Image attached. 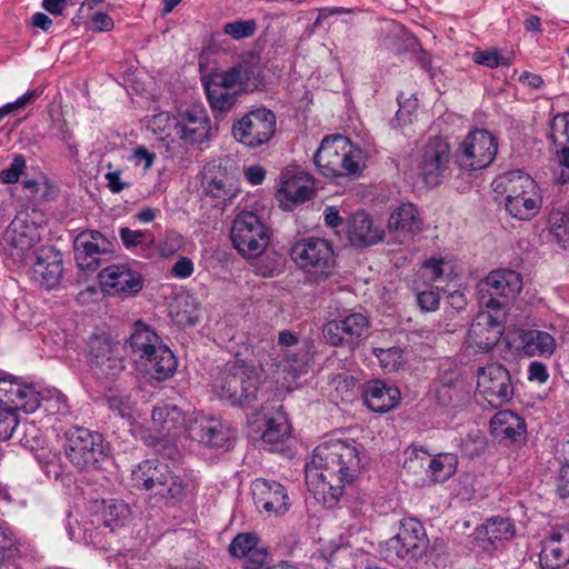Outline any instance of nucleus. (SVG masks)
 <instances>
[{"label": "nucleus", "mask_w": 569, "mask_h": 569, "mask_svg": "<svg viewBox=\"0 0 569 569\" xmlns=\"http://www.w3.org/2000/svg\"><path fill=\"white\" fill-rule=\"evenodd\" d=\"M368 462L363 446L352 438L330 437L313 450L306 466V482L315 496L332 507Z\"/></svg>", "instance_id": "1"}, {"label": "nucleus", "mask_w": 569, "mask_h": 569, "mask_svg": "<svg viewBox=\"0 0 569 569\" xmlns=\"http://www.w3.org/2000/svg\"><path fill=\"white\" fill-rule=\"evenodd\" d=\"M493 190L506 194V210L519 220H529L538 214L542 198L537 183L520 170L505 172L493 182Z\"/></svg>", "instance_id": "2"}, {"label": "nucleus", "mask_w": 569, "mask_h": 569, "mask_svg": "<svg viewBox=\"0 0 569 569\" xmlns=\"http://www.w3.org/2000/svg\"><path fill=\"white\" fill-rule=\"evenodd\" d=\"M131 482L134 488L153 492L166 501L181 500L186 493L183 479L156 458L138 463L131 472Z\"/></svg>", "instance_id": "3"}, {"label": "nucleus", "mask_w": 569, "mask_h": 569, "mask_svg": "<svg viewBox=\"0 0 569 569\" xmlns=\"http://www.w3.org/2000/svg\"><path fill=\"white\" fill-rule=\"evenodd\" d=\"M39 395L33 386L17 379H0V441L9 440L19 426L17 412H34Z\"/></svg>", "instance_id": "4"}, {"label": "nucleus", "mask_w": 569, "mask_h": 569, "mask_svg": "<svg viewBox=\"0 0 569 569\" xmlns=\"http://www.w3.org/2000/svg\"><path fill=\"white\" fill-rule=\"evenodd\" d=\"M271 229L252 211H241L232 221L230 238L237 251L247 258H257L270 242Z\"/></svg>", "instance_id": "5"}, {"label": "nucleus", "mask_w": 569, "mask_h": 569, "mask_svg": "<svg viewBox=\"0 0 569 569\" xmlns=\"http://www.w3.org/2000/svg\"><path fill=\"white\" fill-rule=\"evenodd\" d=\"M313 161L325 177L333 178L360 172L359 162L352 156V146L349 139L341 134L326 137L315 153Z\"/></svg>", "instance_id": "6"}, {"label": "nucleus", "mask_w": 569, "mask_h": 569, "mask_svg": "<svg viewBox=\"0 0 569 569\" xmlns=\"http://www.w3.org/2000/svg\"><path fill=\"white\" fill-rule=\"evenodd\" d=\"M40 239L39 227L30 220L29 214L19 213L6 228L0 243L4 254L20 266L33 259Z\"/></svg>", "instance_id": "7"}, {"label": "nucleus", "mask_w": 569, "mask_h": 569, "mask_svg": "<svg viewBox=\"0 0 569 569\" xmlns=\"http://www.w3.org/2000/svg\"><path fill=\"white\" fill-rule=\"evenodd\" d=\"M428 547L429 539L423 525L416 518H403L398 532L386 541L385 557L390 561L416 560L427 552Z\"/></svg>", "instance_id": "8"}, {"label": "nucleus", "mask_w": 569, "mask_h": 569, "mask_svg": "<svg viewBox=\"0 0 569 569\" xmlns=\"http://www.w3.org/2000/svg\"><path fill=\"white\" fill-rule=\"evenodd\" d=\"M64 453L77 469L89 470L106 458L107 446L100 433L76 428L67 432Z\"/></svg>", "instance_id": "9"}, {"label": "nucleus", "mask_w": 569, "mask_h": 569, "mask_svg": "<svg viewBox=\"0 0 569 569\" xmlns=\"http://www.w3.org/2000/svg\"><path fill=\"white\" fill-rule=\"evenodd\" d=\"M290 254L300 269L316 278H327L336 266L332 246L322 238H308L296 242Z\"/></svg>", "instance_id": "10"}, {"label": "nucleus", "mask_w": 569, "mask_h": 569, "mask_svg": "<svg viewBox=\"0 0 569 569\" xmlns=\"http://www.w3.org/2000/svg\"><path fill=\"white\" fill-rule=\"evenodd\" d=\"M162 123L173 127L176 134L188 143H200L209 137L210 123L206 110L200 106H188L178 111V117L161 112L153 117V128L160 129Z\"/></svg>", "instance_id": "11"}, {"label": "nucleus", "mask_w": 569, "mask_h": 569, "mask_svg": "<svg viewBox=\"0 0 569 569\" xmlns=\"http://www.w3.org/2000/svg\"><path fill=\"white\" fill-rule=\"evenodd\" d=\"M276 114L267 108L249 111L232 126L234 139L248 148L268 143L276 133Z\"/></svg>", "instance_id": "12"}, {"label": "nucleus", "mask_w": 569, "mask_h": 569, "mask_svg": "<svg viewBox=\"0 0 569 569\" xmlns=\"http://www.w3.org/2000/svg\"><path fill=\"white\" fill-rule=\"evenodd\" d=\"M521 289L522 277L519 272L510 269L491 271L479 284L481 303L489 309H501L515 299Z\"/></svg>", "instance_id": "13"}, {"label": "nucleus", "mask_w": 569, "mask_h": 569, "mask_svg": "<svg viewBox=\"0 0 569 569\" xmlns=\"http://www.w3.org/2000/svg\"><path fill=\"white\" fill-rule=\"evenodd\" d=\"M369 326L367 316L361 312H352L343 318L326 322L322 327V336L328 345L346 347L352 351L368 336Z\"/></svg>", "instance_id": "14"}, {"label": "nucleus", "mask_w": 569, "mask_h": 569, "mask_svg": "<svg viewBox=\"0 0 569 569\" xmlns=\"http://www.w3.org/2000/svg\"><path fill=\"white\" fill-rule=\"evenodd\" d=\"M497 150V140L489 131L475 130L461 142L456 162L462 169L480 170L493 161Z\"/></svg>", "instance_id": "15"}, {"label": "nucleus", "mask_w": 569, "mask_h": 569, "mask_svg": "<svg viewBox=\"0 0 569 569\" xmlns=\"http://www.w3.org/2000/svg\"><path fill=\"white\" fill-rule=\"evenodd\" d=\"M477 392L492 407H500L509 402L513 397L510 372L497 362L479 367Z\"/></svg>", "instance_id": "16"}, {"label": "nucleus", "mask_w": 569, "mask_h": 569, "mask_svg": "<svg viewBox=\"0 0 569 569\" xmlns=\"http://www.w3.org/2000/svg\"><path fill=\"white\" fill-rule=\"evenodd\" d=\"M450 160L449 143L440 137H433L422 148L417 164L419 176L427 186L437 187L442 182L449 169Z\"/></svg>", "instance_id": "17"}, {"label": "nucleus", "mask_w": 569, "mask_h": 569, "mask_svg": "<svg viewBox=\"0 0 569 569\" xmlns=\"http://www.w3.org/2000/svg\"><path fill=\"white\" fill-rule=\"evenodd\" d=\"M258 383L257 375L248 368L223 371L220 376L219 397L232 406H247L256 399Z\"/></svg>", "instance_id": "18"}, {"label": "nucleus", "mask_w": 569, "mask_h": 569, "mask_svg": "<svg viewBox=\"0 0 569 569\" xmlns=\"http://www.w3.org/2000/svg\"><path fill=\"white\" fill-rule=\"evenodd\" d=\"M87 353L92 366L106 377H117L124 368V359L118 355V347L106 333H93L87 342Z\"/></svg>", "instance_id": "19"}, {"label": "nucleus", "mask_w": 569, "mask_h": 569, "mask_svg": "<svg viewBox=\"0 0 569 569\" xmlns=\"http://www.w3.org/2000/svg\"><path fill=\"white\" fill-rule=\"evenodd\" d=\"M251 74L249 67L237 66L220 76V83H216V112L227 113L234 108Z\"/></svg>", "instance_id": "20"}, {"label": "nucleus", "mask_w": 569, "mask_h": 569, "mask_svg": "<svg viewBox=\"0 0 569 569\" xmlns=\"http://www.w3.org/2000/svg\"><path fill=\"white\" fill-rule=\"evenodd\" d=\"M98 278L103 291L110 296L136 295L143 287L142 277L126 264L108 266Z\"/></svg>", "instance_id": "21"}, {"label": "nucleus", "mask_w": 569, "mask_h": 569, "mask_svg": "<svg viewBox=\"0 0 569 569\" xmlns=\"http://www.w3.org/2000/svg\"><path fill=\"white\" fill-rule=\"evenodd\" d=\"M253 502L268 515H283L289 509L287 489L274 480L256 479L251 485Z\"/></svg>", "instance_id": "22"}, {"label": "nucleus", "mask_w": 569, "mask_h": 569, "mask_svg": "<svg viewBox=\"0 0 569 569\" xmlns=\"http://www.w3.org/2000/svg\"><path fill=\"white\" fill-rule=\"evenodd\" d=\"M31 264V279L46 289L54 288L62 277V258L51 247L37 249Z\"/></svg>", "instance_id": "23"}, {"label": "nucleus", "mask_w": 569, "mask_h": 569, "mask_svg": "<svg viewBox=\"0 0 569 569\" xmlns=\"http://www.w3.org/2000/svg\"><path fill=\"white\" fill-rule=\"evenodd\" d=\"M501 333V323L489 312H480L470 325L468 341L480 351L488 352L497 345Z\"/></svg>", "instance_id": "24"}, {"label": "nucleus", "mask_w": 569, "mask_h": 569, "mask_svg": "<svg viewBox=\"0 0 569 569\" xmlns=\"http://www.w3.org/2000/svg\"><path fill=\"white\" fill-rule=\"evenodd\" d=\"M313 194L312 179L305 172L288 178L278 191L280 206L283 210H292L296 204L310 200Z\"/></svg>", "instance_id": "25"}, {"label": "nucleus", "mask_w": 569, "mask_h": 569, "mask_svg": "<svg viewBox=\"0 0 569 569\" xmlns=\"http://www.w3.org/2000/svg\"><path fill=\"white\" fill-rule=\"evenodd\" d=\"M137 366L151 379L164 381L174 375L178 361L170 348L163 343Z\"/></svg>", "instance_id": "26"}, {"label": "nucleus", "mask_w": 569, "mask_h": 569, "mask_svg": "<svg viewBox=\"0 0 569 569\" xmlns=\"http://www.w3.org/2000/svg\"><path fill=\"white\" fill-rule=\"evenodd\" d=\"M107 240L99 231H84L74 240L76 260L82 269L96 270L98 256L106 251Z\"/></svg>", "instance_id": "27"}, {"label": "nucleus", "mask_w": 569, "mask_h": 569, "mask_svg": "<svg viewBox=\"0 0 569 569\" xmlns=\"http://www.w3.org/2000/svg\"><path fill=\"white\" fill-rule=\"evenodd\" d=\"M516 536V527L511 519L492 517L475 531V539L482 541L485 550L497 549V542L509 541Z\"/></svg>", "instance_id": "28"}, {"label": "nucleus", "mask_w": 569, "mask_h": 569, "mask_svg": "<svg viewBox=\"0 0 569 569\" xmlns=\"http://www.w3.org/2000/svg\"><path fill=\"white\" fill-rule=\"evenodd\" d=\"M490 432L500 442L513 443L525 435L526 422L511 410H502L491 418Z\"/></svg>", "instance_id": "29"}, {"label": "nucleus", "mask_w": 569, "mask_h": 569, "mask_svg": "<svg viewBox=\"0 0 569 569\" xmlns=\"http://www.w3.org/2000/svg\"><path fill=\"white\" fill-rule=\"evenodd\" d=\"M127 343L136 365L163 345L161 338L141 321L134 322Z\"/></svg>", "instance_id": "30"}, {"label": "nucleus", "mask_w": 569, "mask_h": 569, "mask_svg": "<svg viewBox=\"0 0 569 569\" xmlns=\"http://www.w3.org/2000/svg\"><path fill=\"white\" fill-rule=\"evenodd\" d=\"M399 400L400 391L397 387L381 380H372L366 386L365 402L375 412H387L393 409Z\"/></svg>", "instance_id": "31"}, {"label": "nucleus", "mask_w": 569, "mask_h": 569, "mask_svg": "<svg viewBox=\"0 0 569 569\" xmlns=\"http://www.w3.org/2000/svg\"><path fill=\"white\" fill-rule=\"evenodd\" d=\"M540 562L548 569H562L569 565V531L550 536L540 552Z\"/></svg>", "instance_id": "32"}, {"label": "nucleus", "mask_w": 569, "mask_h": 569, "mask_svg": "<svg viewBox=\"0 0 569 569\" xmlns=\"http://www.w3.org/2000/svg\"><path fill=\"white\" fill-rule=\"evenodd\" d=\"M348 238L355 247H370L382 240V233L373 228L372 219L365 212H356L348 227Z\"/></svg>", "instance_id": "33"}, {"label": "nucleus", "mask_w": 569, "mask_h": 569, "mask_svg": "<svg viewBox=\"0 0 569 569\" xmlns=\"http://www.w3.org/2000/svg\"><path fill=\"white\" fill-rule=\"evenodd\" d=\"M518 340L523 353L529 357H550L556 349L555 338L537 329L520 330Z\"/></svg>", "instance_id": "34"}, {"label": "nucleus", "mask_w": 569, "mask_h": 569, "mask_svg": "<svg viewBox=\"0 0 569 569\" xmlns=\"http://www.w3.org/2000/svg\"><path fill=\"white\" fill-rule=\"evenodd\" d=\"M418 209L412 203H403L389 217L388 227L403 238H409L421 230Z\"/></svg>", "instance_id": "35"}, {"label": "nucleus", "mask_w": 569, "mask_h": 569, "mask_svg": "<svg viewBox=\"0 0 569 569\" xmlns=\"http://www.w3.org/2000/svg\"><path fill=\"white\" fill-rule=\"evenodd\" d=\"M261 435L262 449L269 451L280 450L283 440L289 437L290 426L282 415L266 420Z\"/></svg>", "instance_id": "36"}, {"label": "nucleus", "mask_w": 569, "mask_h": 569, "mask_svg": "<svg viewBox=\"0 0 569 569\" xmlns=\"http://www.w3.org/2000/svg\"><path fill=\"white\" fill-rule=\"evenodd\" d=\"M433 392L437 402L443 407H455L468 395L463 381L459 378L441 380Z\"/></svg>", "instance_id": "37"}, {"label": "nucleus", "mask_w": 569, "mask_h": 569, "mask_svg": "<svg viewBox=\"0 0 569 569\" xmlns=\"http://www.w3.org/2000/svg\"><path fill=\"white\" fill-rule=\"evenodd\" d=\"M429 460H430V453L422 450V449H412L405 462H403V471L411 476V481L413 485H426L428 483V476H429Z\"/></svg>", "instance_id": "38"}, {"label": "nucleus", "mask_w": 569, "mask_h": 569, "mask_svg": "<svg viewBox=\"0 0 569 569\" xmlns=\"http://www.w3.org/2000/svg\"><path fill=\"white\" fill-rule=\"evenodd\" d=\"M457 465V456L453 453L430 455L428 483L446 481L456 472Z\"/></svg>", "instance_id": "39"}, {"label": "nucleus", "mask_w": 569, "mask_h": 569, "mask_svg": "<svg viewBox=\"0 0 569 569\" xmlns=\"http://www.w3.org/2000/svg\"><path fill=\"white\" fill-rule=\"evenodd\" d=\"M129 516V508L121 501H110L101 511L102 523L111 531L122 526Z\"/></svg>", "instance_id": "40"}, {"label": "nucleus", "mask_w": 569, "mask_h": 569, "mask_svg": "<svg viewBox=\"0 0 569 569\" xmlns=\"http://www.w3.org/2000/svg\"><path fill=\"white\" fill-rule=\"evenodd\" d=\"M39 395V407L50 415H64L68 412L67 398L58 390L37 391Z\"/></svg>", "instance_id": "41"}, {"label": "nucleus", "mask_w": 569, "mask_h": 569, "mask_svg": "<svg viewBox=\"0 0 569 569\" xmlns=\"http://www.w3.org/2000/svg\"><path fill=\"white\" fill-rule=\"evenodd\" d=\"M186 427L183 413L178 409L171 413L167 423L158 428V437L166 442H176L186 432Z\"/></svg>", "instance_id": "42"}, {"label": "nucleus", "mask_w": 569, "mask_h": 569, "mask_svg": "<svg viewBox=\"0 0 569 569\" xmlns=\"http://www.w3.org/2000/svg\"><path fill=\"white\" fill-rule=\"evenodd\" d=\"M188 437L194 441L202 443H211L213 439V427L211 426V419L204 417H196L186 427Z\"/></svg>", "instance_id": "43"}, {"label": "nucleus", "mask_w": 569, "mask_h": 569, "mask_svg": "<svg viewBox=\"0 0 569 569\" xmlns=\"http://www.w3.org/2000/svg\"><path fill=\"white\" fill-rule=\"evenodd\" d=\"M549 138L556 147H569V112L557 114L553 118Z\"/></svg>", "instance_id": "44"}, {"label": "nucleus", "mask_w": 569, "mask_h": 569, "mask_svg": "<svg viewBox=\"0 0 569 569\" xmlns=\"http://www.w3.org/2000/svg\"><path fill=\"white\" fill-rule=\"evenodd\" d=\"M373 353L379 360L381 368L387 372L398 370L403 363V353L398 347L387 349L375 348Z\"/></svg>", "instance_id": "45"}, {"label": "nucleus", "mask_w": 569, "mask_h": 569, "mask_svg": "<svg viewBox=\"0 0 569 569\" xmlns=\"http://www.w3.org/2000/svg\"><path fill=\"white\" fill-rule=\"evenodd\" d=\"M211 51L210 49L203 50L199 56V71L201 82L206 91L208 103L213 108V70L210 68Z\"/></svg>", "instance_id": "46"}, {"label": "nucleus", "mask_w": 569, "mask_h": 569, "mask_svg": "<svg viewBox=\"0 0 569 569\" xmlns=\"http://www.w3.org/2000/svg\"><path fill=\"white\" fill-rule=\"evenodd\" d=\"M310 356L306 348H299L296 352H286L283 355L284 370L292 372L295 376L307 372Z\"/></svg>", "instance_id": "47"}, {"label": "nucleus", "mask_w": 569, "mask_h": 569, "mask_svg": "<svg viewBox=\"0 0 569 569\" xmlns=\"http://www.w3.org/2000/svg\"><path fill=\"white\" fill-rule=\"evenodd\" d=\"M258 29L254 19L236 20L223 26V32L234 40H241L252 37Z\"/></svg>", "instance_id": "48"}, {"label": "nucleus", "mask_w": 569, "mask_h": 569, "mask_svg": "<svg viewBox=\"0 0 569 569\" xmlns=\"http://www.w3.org/2000/svg\"><path fill=\"white\" fill-rule=\"evenodd\" d=\"M258 546V537L256 533H239L229 545V552L237 558L248 555Z\"/></svg>", "instance_id": "49"}, {"label": "nucleus", "mask_w": 569, "mask_h": 569, "mask_svg": "<svg viewBox=\"0 0 569 569\" xmlns=\"http://www.w3.org/2000/svg\"><path fill=\"white\" fill-rule=\"evenodd\" d=\"M184 244V238L180 233L176 231H168L159 242V253L164 258L172 257L177 252L181 251Z\"/></svg>", "instance_id": "50"}, {"label": "nucleus", "mask_w": 569, "mask_h": 569, "mask_svg": "<svg viewBox=\"0 0 569 569\" xmlns=\"http://www.w3.org/2000/svg\"><path fill=\"white\" fill-rule=\"evenodd\" d=\"M237 430L232 428L227 421H219L216 426V448H221L224 451L233 448L236 442Z\"/></svg>", "instance_id": "51"}, {"label": "nucleus", "mask_w": 569, "mask_h": 569, "mask_svg": "<svg viewBox=\"0 0 569 569\" xmlns=\"http://www.w3.org/2000/svg\"><path fill=\"white\" fill-rule=\"evenodd\" d=\"M134 401L129 396H112L109 399L110 409L119 417L134 418Z\"/></svg>", "instance_id": "52"}, {"label": "nucleus", "mask_w": 569, "mask_h": 569, "mask_svg": "<svg viewBox=\"0 0 569 569\" xmlns=\"http://www.w3.org/2000/svg\"><path fill=\"white\" fill-rule=\"evenodd\" d=\"M473 61L478 64L488 68H497L498 66H509L510 59L501 57L497 49L476 51L472 57Z\"/></svg>", "instance_id": "53"}, {"label": "nucleus", "mask_w": 569, "mask_h": 569, "mask_svg": "<svg viewBox=\"0 0 569 569\" xmlns=\"http://www.w3.org/2000/svg\"><path fill=\"white\" fill-rule=\"evenodd\" d=\"M26 168V159L23 156L18 154L13 158L9 168L3 169L0 173L1 180L4 183H14L19 180L23 169Z\"/></svg>", "instance_id": "54"}, {"label": "nucleus", "mask_w": 569, "mask_h": 569, "mask_svg": "<svg viewBox=\"0 0 569 569\" xmlns=\"http://www.w3.org/2000/svg\"><path fill=\"white\" fill-rule=\"evenodd\" d=\"M556 162L558 183H569V147L556 151Z\"/></svg>", "instance_id": "55"}, {"label": "nucleus", "mask_w": 569, "mask_h": 569, "mask_svg": "<svg viewBox=\"0 0 569 569\" xmlns=\"http://www.w3.org/2000/svg\"><path fill=\"white\" fill-rule=\"evenodd\" d=\"M119 236L127 249L141 244L147 238V233L144 231L132 230L128 227L121 228L119 230Z\"/></svg>", "instance_id": "56"}, {"label": "nucleus", "mask_w": 569, "mask_h": 569, "mask_svg": "<svg viewBox=\"0 0 569 569\" xmlns=\"http://www.w3.org/2000/svg\"><path fill=\"white\" fill-rule=\"evenodd\" d=\"M267 551L264 549L254 547L248 555L242 556L244 558L243 568L244 569H259L261 568L267 560Z\"/></svg>", "instance_id": "57"}, {"label": "nucleus", "mask_w": 569, "mask_h": 569, "mask_svg": "<svg viewBox=\"0 0 569 569\" xmlns=\"http://www.w3.org/2000/svg\"><path fill=\"white\" fill-rule=\"evenodd\" d=\"M440 296L433 290L419 292L417 302L423 311H435L439 307Z\"/></svg>", "instance_id": "58"}, {"label": "nucleus", "mask_w": 569, "mask_h": 569, "mask_svg": "<svg viewBox=\"0 0 569 569\" xmlns=\"http://www.w3.org/2000/svg\"><path fill=\"white\" fill-rule=\"evenodd\" d=\"M176 410H178L176 406L168 403L154 407L152 411V422L156 430H158V428H160L162 425L167 423L168 418H170L171 413Z\"/></svg>", "instance_id": "59"}, {"label": "nucleus", "mask_w": 569, "mask_h": 569, "mask_svg": "<svg viewBox=\"0 0 569 569\" xmlns=\"http://www.w3.org/2000/svg\"><path fill=\"white\" fill-rule=\"evenodd\" d=\"M193 262L190 258L181 257L171 268V274L177 279H186L193 273Z\"/></svg>", "instance_id": "60"}, {"label": "nucleus", "mask_w": 569, "mask_h": 569, "mask_svg": "<svg viewBox=\"0 0 569 569\" xmlns=\"http://www.w3.org/2000/svg\"><path fill=\"white\" fill-rule=\"evenodd\" d=\"M443 263L442 259L431 258L425 261L422 269L427 273L428 278L435 282L441 280L443 277Z\"/></svg>", "instance_id": "61"}, {"label": "nucleus", "mask_w": 569, "mask_h": 569, "mask_svg": "<svg viewBox=\"0 0 569 569\" xmlns=\"http://www.w3.org/2000/svg\"><path fill=\"white\" fill-rule=\"evenodd\" d=\"M104 179L107 181V187L112 193H120L122 190L128 188L130 186L129 182L123 181L121 179V171L114 170V171H108L104 174Z\"/></svg>", "instance_id": "62"}, {"label": "nucleus", "mask_w": 569, "mask_h": 569, "mask_svg": "<svg viewBox=\"0 0 569 569\" xmlns=\"http://www.w3.org/2000/svg\"><path fill=\"white\" fill-rule=\"evenodd\" d=\"M91 29L98 32L110 31L114 27V22L110 16L104 12L98 11L91 18Z\"/></svg>", "instance_id": "63"}, {"label": "nucleus", "mask_w": 569, "mask_h": 569, "mask_svg": "<svg viewBox=\"0 0 569 569\" xmlns=\"http://www.w3.org/2000/svg\"><path fill=\"white\" fill-rule=\"evenodd\" d=\"M549 378V373L547 371V367L545 363L539 361H533L530 363L528 369V379L530 381H537L539 383H545Z\"/></svg>", "instance_id": "64"}]
</instances>
